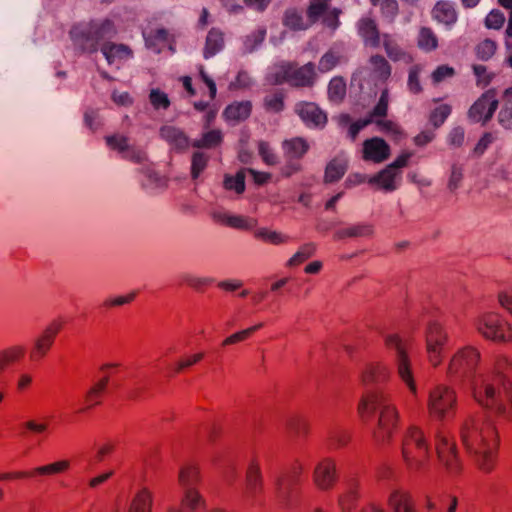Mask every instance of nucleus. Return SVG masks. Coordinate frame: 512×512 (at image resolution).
Returning <instances> with one entry per match:
<instances>
[{
	"label": "nucleus",
	"mask_w": 512,
	"mask_h": 512,
	"mask_svg": "<svg viewBox=\"0 0 512 512\" xmlns=\"http://www.w3.org/2000/svg\"><path fill=\"white\" fill-rule=\"evenodd\" d=\"M480 360L479 351L466 346L460 349L451 359L448 372L463 378H472L475 400L490 413L504 420L512 418V388L506 380L512 372V362L501 358L496 363L495 374L475 375Z\"/></svg>",
	"instance_id": "nucleus-1"
},
{
	"label": "nucleus",
	"mask_w": 512,
	"mask_h": 512,
	"mask_svg": "<svg viewBox=\"0 0 512 512\" xmlns=\"http://www.w3.org/2000/svg\"><path fill=\"white\" fill-rule=\"evenodd\" d=\"M389 375L388 368L379 363L368 364L361 375L364 392L358 413L365 423L376 420L373 438L377 443L389 441L398 422V412L382 389Z\"/></svg>",
	"instance_id": "nucleus-2"
},
{
	"label": "nucleus",
	"mask_w": 512,
	"mask_h": 512,
	"mask_svg": "<svg viewBox=\"0 0 512 512\" xmlns=\"http://www.w3.org/2000/svg\"><path fill=\"white\" fill-rule=\"evenodd\" d=\"M460 436L474 464L484 473L492 472L497 462L499 436L489 416H469L461 426Z\"/></svg>",
	"instance_id": "nucleus-3"
},
{
	"label": "nucleus",
	"mask_w": 512,
	"mask_h": 512,
	"mask_svg": "<svg viewBox=\"0 0 512 512\" xmlns=\"http://www.w3.org/2000/svg\"><path fill=\"white\" fill-rule=\"evenodd\" d=\"M116 34V26L109 18L75 23L69 30L73 50L78 55L96 53L101 42L114 38Z\"/></svg>",
	"instance_id": "nucleus-4"
},
{
	"label": "nucleus",
	"mask_w": 512,
	"mask_h": 512,
	"mask_svg": "<svg viewBox=\"0 0 512 512\" xmlns=\"http://www.w3.org/2000/svg\"><path fill=\"white\" fill-rule=\"evenodd\" d=\"M317 80L316 66L308 62L299 66L297 62L280 64L273 74V84H289L293 88H312Z\"/></svg>",
	"instance_id": "nucleus-5"
},
{
	"label": "nucleus",
	"mask_w": 512,
	"mask_h": 512,
	"mask_svg": "<svg viewBox=\"0 0 512 512\" xmlns=\"http://www.w3.org/2000/svg\"><path fill=\"white\" fill-rule=\"evenodd\" d=\"M402 455L412 471H419L425 466L429 448L421 430L416 427L409 428L402 442Z\"/></svg>",
	"instance_id": "nucleus-6"
},
{
	"label": "nucleus",
	"mask_w": 512,
	"mask_h": 512,
	"mask_svg": "<svg viewBox=\"0 0 512 512\" xmlns=\"http://www.w3.org/2000/svg\"><path fill=\"white\" fill-rule=\"evenodd\" d=\"M178 482L183 490L182 507L185 512H193L205 505V501L197 490L200 482L199 470L196 466L186 464L180 468Z\"/></svg>",
	"instance_id": "nucleus-7"
},
{
	"label": "nucleus",
	"mask_w": 512,
	"mask_h": 512,
	"mask_svg": "<svg viewBox=\"0 0 512 512\" xmlns=\"http://www.w3.org/2000/svg\"><path fill=\"white\" fill-rule=\"evenodd\" d=\"M455 408L456 395L449 387L439 385L430 392L429 411L433 418L440 421L449 420L454 416Z\"/></svg>",
	"instance_id": "nucleus-8"
},
{
	"label": "nucleus",
	"mask_w": 512,
	"mask_h": 512,
	"mask_svg": "<svg viewBox=\"0 0 512 512\" xmlns=\"http://www.w3.org/2000/svg\"><path fill=\"white\" fill-rule=\"evenodd\" d=\"M385 344L394 352L399 377L407 384L412 392L416 391L410 359L403 340L397 334H389L385 337Z\"/></svg>",
	"instance_id": "nucleus-9"
},
{
	"label": "nucleus",
	"mask_w": 512,
	"mask_h": 512,
	"mask_svg": "<svg viewBox=\"0 0 512 512\" xmlns=\"http://www.w3.org/2000/svg\"><path fill=\"white\" fill-rule=\"evenodd\" d=\"M425 339L429 361L432 365L437 366L442 361L447 334L438 322L430 321L426 328Z\"/></svg>",
	"instance_id": "nucleus-10"
},
{
	"label": "nucleus",
	"mask_w": 512,
	"mask_h": 512,
	"mask_svg": "<svg viewBox=\"0 0 512 512\" xmlns=\"http://www.w3.org/2000/svg\"><path fill=\"white\" fill-rule=\"evenodd\" d=\"M478 332L493 341H505L510 335V328L498 315L488 313L476 322Z\"/></svg>",
	"instance_id": "nucleus-11"
},
{
	"label": "nucleus",
	"mask_w": 512,
	"mask_h": 512,
	"mask_svg": "<svg viewBox=\"0 0 512 512\" xmlns=\"http://www.w3.org/2000/svg\"><path fill=\"white\" fill-rule=\"evenodd\" d=\"M294 112L308 128L323 129L327 125V113L315 102L299 101L294 106Z\"/></svg>",
	"instance_id": "nucleus-12"
},
{
	"label": "nucleus",
	"mask_w": 512,
	"mask_h": 512,
	"mask_svg": "<svg viewBox=\"0 0 512 512\" xmlns=\"http://www.w3.org/2000/svg\"><path fill=\"white\" fill-rule=\"evenodd\" d=\"M498 108V100L495 99L493 90H488L481 95L469 108L468 118L474 123L482 122L485 125Z\"/></svg>",
	"instance_id": "nucleus-13"
},
{
	"label": "nucleus",
	"mask_w": 512,
	"mask_h": 512,
	"mask_svg": "<svg viewBox=\"0 0 512 512\" xmlns=\"http://www.w3.org/2000/svg\"><path fill=\"white\" fill-rule=\"evenodd\" d=\"M436 451L440 462L445 466L450 475H457L461 471L462 465L459 460L456 445L442 435H437Z\"/></svg>",
	"instance_id": "nucleus-14"
},
{
	"label": "nucleus",
	"mask_w": 512,
	"mask_h": 512,
	"mask_svg": "<svg viewBox=\"0 0 512 512\" xmlns=\"http://www.w3.org/2000/svg\"><path fill=\"white\" fill-rule=\"evenodd\" d=\"M302 472V464L295 462L288 470L276 478V492L283 502H289L292 498L294 487L299 484Z\"/></svg>",
	"instance_id": "nucleus-15"
},
{
	"label": "nucleus",
	"mask_w": 512,
	"mask_h": 512,
	"mask_svg": "<svg viewBox=\"0 0 512 512\" xmlns=\"http://www.w3.org/2000/svg\"><path fill=\"white\" fill-rule=\"evenodd\" d=\"M313 480L319 489H331L337 480L336 464L334 460L325 458L320 461L314 469Z\"/></svg>",
	"instance_id": "nucleus-16"
},
{
	"label": "nucleus",
	"mask_w": 512,
	"mask_h": 512,
	"mask_svg": "<svg viewBox=\"0 0 512 512\" xmlns=\"http://www.w3.org/2000/svg\"><path fill=\"white\" fill-rule=\"evenodd\" d=\"M159 136L167 142L171 149L177 153H184L191 145L188 135L179 127L163 125L159 129Z\"/></svg>",
	"instance_id": "nucleus-17"
},
{
	"label": "nucleus",
	"mask_w": 512,
	"mask_h": 512,
	"mask_svg": "<svg viewBox=\"0 0 512 512\" xmlns=\"http://www.w3.org/2000/svg\"><path fill=\"white\" fill-rule=\"evenodd\" d=\"M390 156V146L379 137L367 139L363 143V159L381 163Z\"/></svg>",
	"instance_id": "nucleus-18"
},
{
	"label": "nucleus",
	"mask_w": 512,
	"mask_h": 512,
	"mask_svg": "<svg viewBox=\"0 0 512 512\" xmlns=\"http://www.w3.org/2000/svg\"><path fill=\"white\" fill-rule=\"evenodd\" d=\"M252 112V103L246 101H235L226 106L222 116L227 122L237 124L248 119Z\"/></svg>",
	"instance_id": "nucleus-19"
},
{
	"label": "nucleus",
	"mask_w": 512,
	"mask_h": 512,
	"mask_svg": "<svg viewBox=\"0 0 512 512\" xmlns=\"http://www.w3.org/2000/svg\"><path fill=\"white\" fill-rule=\"evenodd\" d=\"M358 34L365 45L377 48L380 45V32L377 24L372 18H361L357 24Z\"/></svg>",
	"instance_id": "nucleus-20"
},
{
	"label": "nucleus",
	"mask_w": 512,
	"mask_h": 512,
	"mask_svg": "<svg viewBox=\"0 0 512 512\" xmlns=\"http://www.w3.org/2000/svg\"><path fill=\"white\" fill-rule=\"evenodd\" d=\"M400 177L391 168L386 166L375 175L368 178L367 182L371 186H375L377 189L385 192H392L397 189L396 179Z\"/></svg>",
	"instance_id": "nucleus-21"
},
{
	"label": "nucleus",
	"mask_w": 512,
	"mask_h": 512,
	"mask_svg": "<svg viewBox=\"0 0 512 512\" xmlns=\"http://www.w3.org/2000/svg\"><path fill=\"white\" fill-rule=\"evenodd\" d=\"M263 481L260 467L256 462H252L246 473L245 497L256 498L262 491Z\"/></svg>",
	"instance_id": "nucleus-22"
},
{
	"label": "nucleus",
	"mask_w": 512,
	"mask_h": 512,
	"mask_svg": "<svg viewBox=\"0 0 512 512\" xmlns=\"http://www.w3.org/2000/svg\"><path fill=\"white\" fill-rule=\"evenodd\" d=\"M284 158L301 160L309 151L310 145L303 137H293L282 142Z\"/></svg>",
	"instance_id": "nucleus-23"
},
{
	"label": "nucleus",
	"mask_w": 512,
	"mask_h": 512,
	"mask_svg": "<svg viewBox=\"0 0 512 512\" xmlns=\"http://www.w3.org/2000/svg\"><path fill=\"white\" fill-rule=\"evenodd\" d=\"M70 467L69 460H60L34 468L31 471L20 472L18 477L52 476L67 471Z\"/></svg>",
	"instance_id": "nucleus-24"
},
{
	"label": "nucleus",
	"mask_w": 512,
	"mask_h": 512,
	"mask_svg": "<svg viewBox=\"0 0 512 512\" xmlns=\"http://www.w3.org/2000/svg\"><path fill=\"white\" fill-rule=\"evenodd\" d=\"M374 233V227L369 223H357L346 228L338 229L333 235L334 240L346 238L370 237Z\"/></svg>",
	"instance_id": "nucleus-25"
},
{
	"label": "nucleus",
	"mask_w": 512,
	"mask_h": 512,
	"mask_svg": "<svg viewBox=\"0 0 512 512\" xmlns=\"http://www.w3.org/2000/svg\"><path fill=\"white\" fill-rule=\"evenodd\" d=\"M100 50L108 64H113L116 59H125L132 56V50L128 45L115 44L109 40L102 43Z\"/></svg>",
	"instance_id": "nucleus-26"
},
{
	"label": "nucleus",
	"mask_w": 512,
	"mask_h": 512,
	"mask_svg": "<svg viewBox=\"0 0 512 512\" xmlns=\"http://www.w3.org/2000/svg\"><path fill=\"white\" fill-rule=\"evenodd\" d=\"M224 141L223 133L220 129H211L203 132L198 139L191 142V146L197 149H216Z\"/></svg>",
	"instance_id": "nucleus-27"
},
{
	"label": "nucleus",
	"mask_w": 512,
	"mask_h": 512,
	"mask_svg": "<svg viewBox=\"0 0 512 512\" xmlns=\"http://www.w3.org/2000/svg\"><path fill=\"white\" fill-rule=\"evenodd\" d=\"M224 47V36L220 29L211 28L206 36L203 57L209 59L220 52Z\"/></svg>",
	"instance_id": "nucleus-28"
},
{
	"label": "nucleus",
	"mask_w": 512,
	"mask_h": 512,
	"mask_svg": "<svg viewBox=\"0 0 512 512\" xmlns=\"http://www.w3.org/2000/svg\"><path fill=\"white\" fill-rule=\"evenodd\" d=\"M388 502L393 512H415L412 498L406 491H392Z\"/></svg>",
	"instance_id": "nucleus-29"
},
{
	"label": "nucleus",
	"mask_w": 512,
	"mask_h": 512,
	"mask_svg": "<svg viewBox=\"0 0 512 512\" xmlns=\"http://www.w3.org/2000/svg\"><path fill=\"white\" fill-rule=\"evenodd\" d=\"M433 15L436 20L445 25H453L458 18L457 12L454 6L448 1H438L433 8Z\"/></svg>",
	"instance_id": "nucleus-30"
},
{
	"label": "nucleus",
	"mask_w": 512,
	"mask_h": 512,
	"mask_svg": "<svg viewBox=\"0 0 512 512\" xmlns=\"http://www.w3.org/2000/svg\"><path fill=\"white\" fill-rule=\"evenodd\" d=\"M348 168L347 161L343 159H332L325 168L324 182L334 183L339 181L346 173Z\"/></svg>",
	"instance_id": "nucleus-31"
},
{
	"label": "nucleus",
	"mask_w": 512,
	"mask_h": 512,
	"mask_svg": "<svg viewBox=\"0 0 512 512\" xmlns=\"http://www.w3.org/2000/svg\"><path fill=\"white\" fill-rule=\"evenodd\" d=\"M54 340L45 335L43 332L34 340L33 347L30 351V359L32 361H39L46 356L51 349Z\"/></svg>",
	"instance_id": "nucleus-32"
},
{
	"label": "nucleus",
	"mask_w": 512,
	"mask_h": 512,
	"mask_svg": "<svg viewBox=\"0 0 512 512\" xmlns=\"http://www.w3.org/2000/svg\"><path fill=\"white\" fill-rule=\"evenodd\" d=\"M283 25L293 31L305 30L310 27L308 22H304L302 14L295 8H289L284 12Z\"/></svg>",
	"instance_id": "nucleus-33"
},
{
	"label": "nucleus",
	"mask_w": 512,
	"mask_h": 512,
	"mask_svg": "<svg viewBox=\"0 0 512 512\" xmlns=\"http://www.w3.org/2000/svg\"><path fill=\"white\" fill-rule=\"evenodd\" d=\"M209 155L203 151H194L191 155L190 175L192 180H197L201 173L207 168Z\"/></svg>",
	"instance_id": "nucleus-34"
},
{
	"label": "nucleus",
	"mask_w": 512,
	"mask_h": 512,
	"mask_svg": "<svg viewBox=\"0 0 512 512\" xmlns=\"http://www.w3.org/2000/svg\"><path fill=\"white\" fill-rule=\"evenodd\" d=\"M328 98L331 102L340 103L346 96V83L343 77L335 76L328 84Z\"/></svg>",
	"instance_id": "nucleus-35"
},
{
	"label": "nucleus",
	"mask_w": 512,
	"mask_h": 512,
	"mask_svg": "<svg viewBox=\"0 0 512 512\" xmlns=\"http://www.w3.org/2000/svg\"><path fill=\"white\" fill-rule=\"evenodd\" d=\"M369 62L373 66V70L377 74L379 79H381L382 81H386L390 78L392 68L384 56L379 54L372 55L370 57Z\"/></svg>",
	"instance_id": "nucleus-36"
},
{
	"label": "nucleus",
	"mask_w": 512,
	"mask_h": 512,
	"mask_svg": "<svg viewBox=\"0 0 512 512\" xmlns=\"http://www.w3.org/2000/svg\"><path fill=\"white\" fill-rule=\"evenodd\" d=\"M284 99L285 93L282 90H278L264 97L263 106L268 112L280 113L285 108Z\"/></svg>",
	"instance_id": "nucleus-37"
},
{
	"label": "nucleus",
	"mask_w": 512,
	"mask_h": 512,
	"mask_svg": "<svg viewBox=\"0 0 512 512\" xmlns=\"http://www.w3.org/2000/svg\"><path fill=\"white\" fill-rule=\"evenodd\" d=\"M452 112V107L449 104H441L431 110L428 120L434 129L440 128Z\"/></svg>",
	"instance_id": "nucleus-38"
},
{
	"label": "nucleus",
	"mask_w": 512,
	"mask_h": 512,
	"mask_svg": "<svg viewBox=\"0 0 512 512\" xmlns=\"http://www.w3.org/2000/svg\"><path fill=\"white\" fill-rule=\"evenodd\" d=\"M316 252V245L312 242L305 243L299 250L289 259L288 266H297L311 258Z\"/></svg>",
	"instance_id": "nucleus-39"
},
{
	"label": "nucleus",
	"mask_w": 512,
	"mask_h": 512,
	"mask_svg": "<svg viewBox=\"0 0 512 512\" xmlns=\"http://www.w3.org/2000/svg\"><path fill=\"white\" fill-rule=\"evenodd\" d=\"M263 325V323H258L254 326L233 333L232 335L228 336L226 339L223 340L222 346L234 345L247 340L253 335V333L261 329Z\"/></svg>",
	"instance_id": "nucleus-40"
},
{
	"label": "nucleus",
	"mask_w": 512,
	"mask_h": 512,
	"mask_svg": "<svg viewBox=\"0 0 512 512\" xmlns=\"http://www.w3.org/2000/svg\"><path fill=\"white\" fill-rule=\"evenodd\" d=\"M152 497L147 490L140 491L134 498L129 512H151Z\"/></svg>",
	"instance_id": "nucleus-41"
},
{
	"label": "nucleus",
	"mask_w": 512,
	"mask_h": 512,
	"mask_svg": "<svg viewBox=\"0 0 512 512\" xmlns=\"http://www.w3.org/2000/svg\"><path fill=\"white\" fill-rule=\"evenodd\" d=\"M169 33L165 28H157L149 32H143V38L148 48H154L159 43H166L168 41Z\"/></svg>",
	"instance_id": "nucleus-42"
},
{
	"label": "nucleus",
	"mask_w": 512,
	"mask_h": 512,
	"mask_svg": "<svg viewBox=\"0 0 512 512\" xmlns=\"http://www.w3.org/2000/svg\"><path fill=\"white\" fill-rule=\"evenodd\" d=\"M254 237L264 242H268L274 245L285 243L288 239L280 232L271 231L268 228H259L254 232Z\"/></svg>",
	"instance_id": "nucleus-43"
},
{
	"label": "nucleus",
	"mask_w": 512,
	"mask_h": 512,
	"mask_svg": "<svg viewBox=\"0 0 512 512\" xmlns=\"http://www.w3.org/2000/svg\"><path fill=\"white\" fill-rule=\"evenodd\" d=\"M223 184L226 190H233L237 194H242L245 191L244 172L238 171L235 176L225 175Z\"/></svg>",
	"instance_id": "nucleus-44"
},
{
	"label": "nucleus",
	"mask_w": 512,
	"mask_h": 512,
	"mask_svg": "<svg viewBox=\"0 0 512 512\" xmlns=\"http://www.w3.org/2000/svg\"><path fill=\"white\" fill-rule=\"evenodd\" d=\"M496 49V42L487 38L476 46L475 53L478 59L482 61H487L493 57V55L496 52Z\"/></svg>",
	"instance_id": "nucleus-45"
},
{
	"label": "nucleus",
	"mask_w": 512,
	"mask_h": 512,
	"mask_svg": "<svg viewBox=\"0 0 512 512\" xmlns=\"http://www.w3.org/2000/svg\"><path fill=\"white\" fill-rule=\"evenodd\" d=\"M464 179V168L458 163L451 166V171L447 183V188L450 192H455L462 184Z\"/></svg>",
	"instance_id": "nucleus-46"
},
{
	"label": "nucleus",
	"mask_w": 512,
	"mask_h": 512,
	"mask_svg": "<svg viewBox=\"0 0 512 512\" xmlns=\"http://www.w3.org/2000/svg\"><path fill=\"white\" fill-rule=\"evenodd\" d=\"M357 498V484L354 481H352L349 483L346 493L342 495L339 499V503L342 510L345 512L351 511Z\"/></svg>",
	"instance_id": "nucleus-47"
},
{
	"label": "nucleus",
	"mask_w": 512,
	"mask_h": 512,
	"mask_svg": "<svg viewBox=\"0 0 512 512\" xmlns=\"http://www.w3.org/2000/svg\"><path fill=\"white\" fill-rule=\"evenodd\" d=\"M418 46L422 49L432 51L437 48V38L430 28L423 27L418 37Z\"/></svg>",
	"instance_id": "nucleus-48"
},
{
	"label": "nucleus",
	"mask_w": 512,
	"mask_h": 512,
	"mask_svg": "<svg viewBox=\"0 0 512 512\" xmlns=\"http://www.w3.org/2000/svg\"><path fill=\"white\" fill-rule=\"evenodd\" d=\"M383 18L388 22H393L399 13L397 0H381L378 3Z\"/></svg>",
	"instance_id": "nucleus-49"
},
{
	"label": "nucleus",
	"mask_w": 512,
	"mask_h": 512,
	"mask_svg": "<svg viewBox=\"0 0 512 512\" xmlns=\"http://www.w3.org/2000/svg\"><path fill=\"white\" fill-rule=\"evenodd\" d=\"M383 46L392 61H400L406 57V53L387 34L384 35Z\"/></svg>",
	"instance_id": "nucleus-50"
},
{
	"label": "nucleus",
	"mask_w": 512,
	"mask_h": 512,
	"mask_svg": "<svg viewBox=\"0 0 512 512\" xmlns=\"http://www.w3.org/2000/svg\"><path fill=\"white\" fill-rule=\"evenodd\" d=\"M327 8L328 6L325 1L311 2L307 8L309 25L311 26L312 24L316 23L320 16L326 12Z\"/></svg>",
	"instance_id": "nucleus-51"
},
{
	"label": "nucleus",
	"mask_w": 512,
	"mask_h": 512,
	"mask_svg": "<svg viewBox=\"0 0 512 512\" xmlns=\"http://www.w3.org/2000/svg\"><path fill=\"white\" fill-rule=\"evenodd\" d=\"M484 23L488 29L499 30L505 23L504 13L499 9H493L486 16Z\"/></svg>",
	"instance_id": "nucleus-52"
},
{
	"label": "nucleus",
	"mask_w": 512,
	"mask_h": 512,
	"mask_svg": "<svg viewBox=\"0 0 512 512\" xmlns=\"http://www.w3.org/2000/svg\"><path fill=\"white\" fill-rule=\"evenodd\" d=\"M105 141L110 149L117 150L123 154L129 148L128 138L123 135H108L105 137Z\"/></svg>",
	"instance_id": "nucleus-53"
},
{
	"label": "nucleus",
	"mask_w": 512,
	"mask_h": 512,
	"mask_svg": "<svg viewBox=\"0 0 512 512\" xmlns=\"http://www.w3.org/2000/svg\"><path fill=\"white\" fill-rule=\"evenodd\" d=\"M258 153L267 165L277 164V155L274 153L273 149L267 141L261 140L258 142Z\"/></svg>",
	"instance_id": "nucleus-54"
},
{
	"label": "nucleus",
	"mask_w": 512,
	"mask_h": 512,
	"mask_svg": "<svg viewBox=\"0 0 512 512\" xmlns=\"http://www.w3.org/2000/svg\"><path fill=\"white\" fill-rule=\"evenodd\" d=\"M149 100L151 105L155 109H168L170 106V100L168 95L159 89H152L149 94Z\"/></svg>",
	"instance_id": "nucleus-55"
},
{
	"label": "nucleus",
	"mask_w": 512,
	"mask_h": 512,
	"mask_svg": "<svg viewBox=\"0 0 512 512\" xmlns=\"http://www.w3.org/2000/svg\"><path fill=\"white\" fill-rule=\"evenodd\" d=\"M339 63V57L333 51H327L319 60L318 70L321 73L331 71Z\"/></svg>",
	"instance_id": "nucleus-56"
},
{
	"label": "nucleus",
	"mask_w": 512,
	"mask_h": 512,
	"mask_svg": "<svg viewBox=\"0 0 512 512\" xmlns=\"http://www.w3.org/2000/svg\"><path fill=\"white\" fill-rule=\"evenodd\" d=\"M183 282L195 290H202L205 286L210 285L214 282L213 278L208 277H196L191 274L183 276Z\"/></svg>",
	"instance_id": "nucleus-57"
},
{
	"label": "nucleus",
	"mask_w": 512,
	"mask_h": 512,
	"mask_svg": "<svg viewBox=\"0 0 512 512\" xmlns=\"http://www.w3.org/2000/svg\"><path fill=\"white\" fill-rule=\"evenodd\" d=\"M227 224L233 228L250 230L255 227L256 221L243 216H230L227 218Z\"/></svg>",
	"instance_id": "nucleus-58"
},
{
	"label": "nucleus",
	"mask_w": 512,
	"mask_h": 512,
	"mask_svg": "<svg viewBox=\"0 0 512 512\" xmlns=\"http://www.w3.org/2000/svg\"><path fill=\"white\" fill-rule=\"evenodd\" d=\"M420 68L415 65L410 68L408 75V88L413 94H419L422 92V86L419 79Z\"/></svg>",
	"instance_id": "nucleus-59"
},
{
	"label": "nucleus",
	"mask_w": 512,
	"mask_h": 512,
	"mask_svg": "<svg viewBox=\"0 0 512 512\" xmlns=\"http://www.w3.org/2000/svg\"><path fill=\"white\" fill-rule=\"evenodd\" d=\"M498 121L505 129H512V102L503 104L498 113Z\"/></svg>",
	"instance_id": "nucleus-60"
},
{
	"label": "nucleus",
	"mask_w": 512,
	"mask_h": 512,
	"mask_svg": "<svg viewBox=\"0 0 512 512\" xmlns=\"http://www.w3.org/2000/svg\"><path fill=\"white\" fill-rule=\"evenodd\" d=\"M302 171V164L300 160L295 158H285V164L281 167V175L288 178L292 175Z\"/></svg>",
	"instance_id": "nucleus-61"
},
{
	"label": "nucleus",
	"mask_w": 512,
	"mask_h": 512,
	"mask_svg": "<svg viewBox=\"0 0 512 512\" xmlns=\"http://www.w3.org/2000/svg\"><path fill=\"white\" fill-rule=\"evenodd\" d=\"M465 130L461 126H456L451 129L448 134V143L454 147H461L464 143Z\"/></svg>",
	"instance_id": "nucleus-62"
},
{
	"label": "nucleus",
	"mask_w": 512,
	"mask_h": 512,
	"mask_svg": "<svg viewBox=\"0 0 512 512\" xmlns=\"http://www.w3.org/2000/svg\"><path fill=\"white\" fill-rule=\"evenodd\" d=\"M203 357H204V353L200 352V353L191 355L187 358L181 359L176 364V366L174 368V372L179 373V372L183 371L184 369H187V368L193 366L194 364L201 361L203 359Z\"/></svg>",
	"instance_id": "nucleus-63"
},
{
	"label": "nucleus",
	"mask_w": 512,
	"mask_h": 512,
	"mask_svg": "<svg viewBox=\"0 0 512 512\" xmlns=\"http://www.w3.org/2000/svg\"><path fill=\"white\" fill-rule=\"evenodd\" d=\"M494 139L495 138L491 132H485L478 140L473 152L478 156L483 155L486 149L490 146V144L493 143Z\"/></svg>",
	"instance_id": "nucleus-64"
}]
</instances>
